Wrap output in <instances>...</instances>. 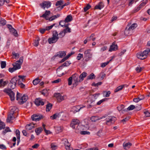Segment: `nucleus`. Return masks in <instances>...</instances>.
Returning <instances> with one entry per match:
<instances>
[{
	"label": "nucleus",
	"instance_id": "f257e3e1",
	"mask_svg": "<svg viewBox=\"0 0 150 150\" xmlns=\"http://www.w3.org/2000/svg\"><path fill=\"white\" fill-rule=\"evenodd\" d=\"M58 34L56 30H54L53 32L52 37L49 38L48 40L50 44L55 43L58 40Z\"/></svg>",
	"mask_w": 150,
	"mask_h": 150
},
{
	"label": "nucleus",
	"instance_id": "f03ea898",
	"mask_svg": "<svg viewBox=\"0 0 150 150\" xmlns=\"http://www.w3.org/2000/svg\"><path fill=\"white\" fill-rule=\"evenodd\" d=\"M28 99L27 96L23 95L21 96L20 93L17 92L16 100H18V102L20 104H22L25 102Z\"/></svg>",
	"mask_w": 150,
	"mask_h": 150
},
{
	"label": "nucleus",
	"instance_id": "7ed1b4c3",
	"mask_svg": "<svg viewBox=\"0 0 150 150\" xmlns=\"http://www.w3.org/2000/svg\"><path fill=\"white\" fill-rule=\"evenodd\" d=\"M106 124L110 125L114 124L116 120V118L113 116H109L106 119Z\"/></svg>",
	"mask_w": 150,
	"mask_h": 150
},
{
	"label": "nucleus",
	"instance_id": "20e7f679",
	"mask_svg": "<svg viewBox=\"0 0 150 150\" xmlns=\"http://www.w3.org/2000/svg\"><path fill=\"white\" fill-rule=\"evenodd\" d=\"M84 55L85 57V60L88 61L92 58V54L91 52V50L90 49L86 50L84 52Z\"/></svg>",
	"mask_w": 150,
	"mask_h": 150
},
{
	"label": "nucleus",
	"instance_id": "39448f33",
	"mask_svg": "<svg viewBox=\"0 0 150 150\" xmlns=\"http://www.w3.org/2000/svg\"><path fill=\"white\" fill-rule=\"evenodd\" d=\"M54 96L56 98L58 102H60L67 98L66 96H62L60 93H55Z\"/></svg>",
	"mask_w": 150,
	"mask_h": 150
},
{
	"label": "nucleus",
	"instance_id": "423d86ee",
	"mask_svg": "<svg viewBox=\"0 0 150 150\" xmlns=\"http://www.w3.org/2000/svg\"><path fill=\"white\" fill-rule=\"evenodd\" d=\"M4 92L6 93L9 96L11 100H14V93L11 89H5L4 90Z\"/></svg>",
	"mask_w": 150,
	"mask_h": 150
},
{
	"label": "nucleus",
	"instance_id": "0eeeda50",
	"mask_svg": "<svg viewBox=\"0 0 150 150\" xmlns=\"http://www.w3.org/2000/svg\"><path fill=\"white\" fill-rule=\"evenodd\" d=\"M80 121L77 119H73L70 124L71 127L73 129H75L76 127H77L80 123Z\"/></svg>",
	"mask_w": 150,
	"mask_h": 150
},
{
	"label": "nucleus",
	"instance_id": "6e6552de",
	"mask_svg": "<svg viewBox=\"0 0 150 150\" xmlns=\"http://www.w3.org/2000/svg\"><path fill=\"white\" fill-rule=\"evenodd\" d=\"M78 75L76 74H74L72 76L74 82L73 84L76 86L77 85L79 82H81L80 79H78Z\"/></svg>",
	"mask_w": 150,
	"mask_h": 150
},
{
	"label": "nucleus",
	"instance_id": "1a4fd4ad",
	"mask_svg": "<svg viewBox=\"0 0 150 150\" xmlns=\"http://www.w3.org/2000/svg\"><path fill=\"white\" fill-rule=\"evenodd\" d=\"M51 3L50 2L45 1L40 4V5L42 8L45 9V8H47L50 7L51 6Z\"/></svg>",
	"mask_w": 150,
	"mask_h": 150
},
{
	"label": "nucleus",
	"instance_id": "9d476101",
	"mask_svg": "<svg viewBox=\"0 0 150 150\" xmlns=\"http://www.w3.org/2000/svg\"><path fill=\"white\" fill-rule=\"evenodd\" d=\"M118 46L116 44L115 42H113L112 45L110 46L109 51L111 52L112 51H116L118 49Z\"/></svg>",
	"mask_w": 150,
	"mask_h": 150
},
{
	"label": "nucleus",
	"instance_id": "9b49d317",
	"mask_svg": "<svg viewBox=\"0 0 150 150\" xmlns=\"http://www.w3.org/2000/svg\"><path fill=\"white\" fill-rule=\"evenodd\" d=\"M62 114L63 113L62 112H60L59 113H57L50 116V118L52 120L57 119L62 116L63 115Z\"/></svg>",
	"mask_w": 150,
	"mask_h": 150
},
{
	"label": "nucleus",
	"instance_id": "f8f14e48",
	"mask_svg": "<svg viewBox=\"0 0 150 150\" xmlns=\"http://www.w3.org/2000/svg\"><path fill=\"white\" fill-rule=\"evenodd\" d=\"M36 126V125L33 123L27 125L25 126V128L27 130H31Z\"/></svg>",
	"mask_w": 150,
	"mask_h": 150
},
{
	"label": "nucleus",
	"instance_id": "ddd939ff",
	"mask_svg": "<svg viewBox=\"0 0 150 150\" xmlns=\"http://www.w3.org/2000/svg\"><path fill=\"white\" fill-rule=\"evenodd\" d=\"M15 118L13 114L10 113L8 115L6 121L7 122L11 123V120H13Z\"/></svg>",
	"mask_w": 150,
	"mask_h": 150
},
{
	"label": "nucleus",
	"instance_id": "4468645a",
	"mask_svg": "<svg viewBox=\"0 0 150 150\" xmlns=\"http://www.w3.org/2000/svg\"><path fill=\"white\" fill-rule=\"evenodd\" d=\"M35 103L37 106L43 105H44V102L42 101V99L40 98L36 99L35 101Z\"/></svg>",
	"mask_w": 150,
	"mask_h": 150
},
{
	"label": "nucleus",
	"instance_id": "2eb2a0df",
	"mask_svg": "<svg viewBox=\"0 0 150 150\" xmlns=\"http://www.w3.org/2000/svg\"><path fill=\"white\" fill-rule=\"evenodd\" d=\"M84 126L83 125H78L76 127V129L75 132L76 133H81L82 130L84 129L83 128Z\"/></svg>",
	"mask_w": 150,
	"mask_h": 150
},
{
	"label": "nucleus",
	"instance_id": "dca6fc26",
	"mask_svg": "<svg viewBox=\"0 0 150 150\" xmlns=\"http://www.w3.org/2000/svg\"><path fill=\"white\" fill-rule=\"evenodd\" d=\"M137 57L140 59H144L146 58L142 52L138 53L137 54Z\"/></svg>",
	"mask_w": 150,
	"mask_h": 150
},
{
	"label": "nucleus",
	"instance_id": "f3484780",
	"mask_svg": "<svg viewBox=\"0 0 150 150\" xmlns=\"http://www.w3.org/2000/svg\"><path fill=\"white\" fill-rule=\"evenodd\" d=\"M31 118L33 120L38 121L41 119V116L39 115H34L32 116Z\"/></svg>",
	"mask_w": 150,
	"mask_h": 150
},
{
	"label": "nucleus",
	"instance_id": "a211bd4d",
	"mask_svg": "<svg viewBox=\"0 0 150 150\" xmlns=\"http://www.w3.org/2000/svg\"><path fill=\"white\" fill-rule=\"evenodd\" d=\"M50 13V11H46L44 14L42 16H40V17H42L44 18L46 20H47L48 19Z\"/></svg>",
	"mask_w": 150,
	"mask_h": 150
},
{
	"label": "nucleus",
	"instance_id": "6ab92c4d",
	"mask_svg": "<svg viewBox=\"0 0 150 150\" xmlns=\"http://www.w3.org/2000/svg\"><path fill=\"white\" fill-rule=\"evenodd\" d=\"M128 86V85L127 84H124L122 85H121L117 87L115 90V92H117L118 91L122 90L123 88H124L125 87H127Z\"/></svg>",
	"mask_w": 150,
	"mask_h": 150
},
{
	"label": "nucleus",
	"instance_id": "aec40b11",
	"mask_svg": "<svg viewBox=\"0 0 150 150\" xmlns=\"http://www.w3.org/2000/svg\"><path fill=\"white\" fill-rule=\"evenodd\" d=\"M103 8V3L102 1L100 2L95 7V8L98 10H100Z\"/></svg>",
	"mask_w": 150,
	"mask_h": 150
},
{
	"label": "nucleus",
	"instance_id": "412c9836",
	"mask_svg": "<svg viewBox=\"0 0 150 150\" xmlns=\"http://www.w3.org/2000/svg\"><path fill=\"white\" fill-rule=\"evenodd\" d=\"M143 53L146 58L149 56H150V49L149 48H146L143 52Z\"/></svg>",
	"mask_w": 150,
	"mask_h": 150
},
{
	"label": "nucleus",
	"instance_id": "4be33fe9",
	"mask_svg": "<svg viewBox=\"0 0 150 150\" xmlns=\"http://www.w3.org/2000/svg\"><path fill=\"white\" fill-rule=\"evenodd\" d=\"M21 64L19 63V62L16 61L13 64V65L15 68V69L17 70L21 68Z\"/></svg>",
	"mask_w": 150,
	"mask_h": 150
},
{
	"label": "nucleus",
	"instance_id": "5701e85b",
	"mask_svg": "<svg viewBox=\"0 0 150 150\" xmlns=\"http://www.w3.org/2000/svg\"><path fill=\"white\" fill-rule=\"evenodd\" d=\"M84 107V106L83 107V108ZM82 108V107H81L79 106H74L72 108V111L73 113H75L79 111Z\"/></svg>",
	"mask_w": 150,
	"mask_h": 150
},
{
	"label": "nucleus",
	"instance_id": "b1692460",
	"mask_svg": "<svg viewBox=\"0 0 150 150\" xmlns=\"http://www.w3.org/2000/svg\"><path fill=\"white\" fill-rule=\"evenodd\" d=\"M102 118L103 117H99L98 116H93L91 117V120L92 122H95L102 119Z\"/></svg>",
	"mask_w": 150,
	"mask_h": 150
},
{
	"label": "nucleus",
	"instance_id": "393cba45",
	"mask_svg": "<svg viewBox=\"0 0 150 150\" xmlns=\"http://www.w3.org/2000/svg\"><path fill=\"white\" fill-rule=\"evenodd\" d=\"M128 25L127 26L124 31V34L126 36H128L130 35L132 32V31L130 30H129L128 28Z\"/></svg>",
	"mask_w": 150,
	"mask_h": 150
},
{
	"label": "nucleus",
	"instance_id": "a878e982",
	"mask_svg": "<svg viewBox=\"0 0 150 150\" xmlns=\"http://www.w3.org/2000/svg\"><path fill=\"white\" fill-rule=\"evenodd\" d=\"M87 75V74L86 72H83L79 76L80 81L81 82L83 81L84 79V78L86 77Z\"/></svg>",
	"mask_w": 150,
	"mask_h": 150
},
{
	"label": "nucleus",
	"instance_id": "bb28decb",
	"mask_svg": "<svg viewBox=\"0 0 150 150\" xmlns=\"http://www.w3.org/2000/svg\"><path fill=\"white\" fill-rule=\"evenodd\" d=\"M25 76H22L19 75L17 77L18 79L17 80H18V84L19 83V82L22 83V82H23L24 81H25Z\"/></svg>",
	"mask_w": 150,
	"mask_h": 150
},
{
	"label": "nucleus",
	"instance_id": "cd10ccee",
	"mask_svg": "<svg viewBox=\"0 0 150 150\" xmlns=\"http://www.w3.org/2000/svg\"><path fill=\"white\" fill-rule=\"evenodd\" d=\"M132 143L129 142L125 144H123V145L124 148L125 149H129L132 146Z\"/></svg>",
	"mask_w": 150,
	"mask_h": 150
},
{
	"label": "nucleus",
	"instance_id": "c85d7f7f",
	"mask_svg": "<svg viewBox=\"0 0 150 150\" xmlns=\"http://www.w3.org/2000/svg\"><path fill=\"white\" fill-rule=\"evenodd\" d=\"M18 109L15 106H13L11 107L10 113L14 115V114L16 113Z\"/></svg>",
	"mask_w": 150,
	"mask_h": 150
},
{
	"label": "nucleus",
	"instance_id": "c756f323",
	"mask_svg": "<svg viewBox=\"0 0 150 150\" xmlns=\"http://www.w3.org/2000/svg\"><path fill=\"white\" fill-rule=\"evenodd\" d=\"M8 81H4L3 79L0 80V87L4 86L8 84Z\"/></svg>",
	"mask_w": 150,
	"mask_h": 150
},
{
	"label": "nucleus",
	"instance_id": "7c9ffc66",
	"mask_svg": "<svg viewBox=\"0 0 150 150\" xmlns=\"http://www.w3.org/2000/svg\"><path fill=\"white\" fill-rule=\"evenodd\" d=\"M137 26V24L136 23H133L131 26L128 27L129 30H130L132 32V31L136 28Z\"/></svg>",
	"mask_w": 150,
	"mask_h": 150
},
{
	"label": "nucleus",
	"instance_id": "2f4dec72",
	"mask_svg": "<svg viewBox=\"0 0 150 150\" xmlns=\"http://www.w3.org/2000/svg\"><path fill=\"white\" fill-rule=\"evenodd\" d=\"M71 64V63L69 61H66L65 62L64 64H63L62 65L60 66L57 69V70L60 69V68L62 66L64 67H67L69 66L70 64Z\"/></svg>",
	"mask_w": 150,
	"mask_h": 150
},
{
	"label": "nucleus",
	"instance_id": "473e14b6",
	"mask_svg": "<svg viewBox=\"0 0 150 150\" xmlns=\"http://www.w3.org/2000/svg\"><path fill=\"white\" fill-rule=\"evenodd\" d=\"M100 95V93H96L94 95H92L91 96V98L93 99L92 100H91V102H92L95 100L97 99L99 95Z\"/></svg>",
	"mask_w": 150,
	"mask_h": 150
},
{
	"label": "nucleus",
	"instance_id": "72a5a7b5",
	"mask_svg": "<svg viewBox=\"0 0 150 150\" xmlns=\"http://www.w3.org/2000/svg\"><path fill=\"white\" fill-rule=\"evenodd\" d=\"M72 20V17L70 15L67 16L65 19V21L66 23H68L71 21Z\"/></svg>",
	"mask_w": 150,
	"mask_h": 150
},
{
	"label": "nucleus",
	"instance_id": "f704fd0d",
	"mask_svg": "<svg viewBox=\"0 0 150 150\" xmlns=\"http://www.w3.org/2000/svg\"><path fill=\"white\" fill-rule=\"evenodd\" d=\"M42 131V129L41 127H39L38 128H36L35 129V131L37 135H39L40 133Z\"/></svg>",
	"mask_w": 150,
	"mask_h": 150
},
{
	"label": "nucleus",
	"instance_id": "c9c22d12",
	"mask_svg": "<svg viewBox=\"0 0 150 150\" xmlns=\"http://www.w3.org/2000/svg\"><path fill=\"white\" fill-rule=\"evenodd\" d=\"M60 16V15L59 14H58L54 16H53L49 18L48 19L49 21H52L56 18L59 17Z\"/></svg>",
	"mask_w": 150,
	"mask_h": 150
},
{
	"label": "nucleus",
	"instance_id": "e433bc0d",
	"mask_svg": "<svg viewBox=\"0 0 150 150\" xmlns=\"http://www.w3.org/2000/svg\"><path fill=\"white\" fill-rule=\"evenodd\" d=\"M66 54V53L64 51H61L59 52L57 56L60 57L64 56Z\"/></svg>",
	"mask_w": 150,
	"mask_h": 150
},
{
	"label": "nucleus",
	"instance_id": "4c0bfd02",
	"mask_svg": "<svg viewBox=\"0 0 150 150\" xmlns=\"http://www.w3.org/2000/svg\"><path fill=\"white\" fill-rule=\"evenodd\" d=\"M114 58H115V56H113L110 57L108 61L104 63V67H105L107 64H109V63Z\"/></svg>",
	"mask_w": 150,
	"mask_h": 150
},
{
	"label": "nucleus",
	"instance_id": "58836bf2",
	"mask_svg": "<svg viewBox=\"0 0 150 150\" xmlns=\"http://www.w3.org/2000/svg\"><path fill=\"white\" fill-rule=\"evenodd\" d=\"M69 3L67 2V3H65L64 5H62L61 6L58 7L57 8L58 10H60L62 9L64 6H67L69 5Z\"/></svg>",
	"mask_w": 150,
	"mask_h": 150
},
{
	"label": "nucleus",
	"instance_id": "ea45409f",
	"mask_svg": "<svg viewBox=\"0 0 150 150\" xmlns=\"http://www.w3.org/2000/svg\"><path fill=\"white\" fill-rule=\"evenodd\" d=\"M66 33H67V32H65V31H64V30L61 31L59 34H58V35H59V37L60 38H63L64 36Z\"/></svg>",
	"mask_w": 150,
	"mask_h": 150
},
{
	"label": "nucleus",
	"instance_id": "a19ab883",
	"mask_svg": "<svg viewBox=\"0 0 150 150\" xmlns=\"http://www.w3.org/2000/svg\"><path fill=\"white\" fill-rule=\"evenodd\" d=\"M94 35H95L94 34H92L89 38L88 37L87 38L88 40V41H90L91 40H92L93 41H94L96 39V38L94 37Z\"/></svg>",
	"mask_w": 150,
	"mask_h": 150
},
{
	"label": "nucleus",
	"instance_id": "79ce46f5",
	"mask_svg": "<svg viewBox=\"0 0 150 150\" xmlns=\"http://www.w3.org/2000/svg\"><path fill=\"white\" fill-rule=\"evenodd\" d=\"M52 105L51 103L48 104L46 105V110L47 111H49L52 108Z\"/></svg>",
	"mask_w": 150,
	"mask_h": 150
},
{
	"label": "nucleus",
	"instance_id": "37998d69",
	"mask_svg": "<svg viewBox=\"0 0 150 150\" xmlns=\"http://www.w3.org/2000/svg\"><path fill=\"white\" fill-rule=\"evenodd\" d=\"M63 1L62 0H60V1H57L55 4V5L56 6H60V5H63Z\"/></svg>",
	"mask_w": 150,
	"mask_h": 150
},
{
	"label": "nucleus",
	"instance_id": "c03bdc74",
	"mask_svg": "<svg viewBox=\"0 0 150 150\" xmlns=\"http://www.w3.org/2000/svg\"><path fill=\"white\" fill-rule=\"evenodd\" d=\"M124 105L122 104L119 105L117 107V110L119 111H120L122 110L124 108Z\"/></svg>",
	"mask_w": 150,
	"mask_h": 150
},
{
	"label": "nucleus",
	"instance_id": "a18cd8bd",
	"mask_svg": "<svg viewBox=\"0 0 150 150\" xmlns=\"http://www.w3.org/2000/svg\"><path fill=\"white\" fill-rule=\"evenodd\" d=\"M17 77H14L11 80L10 82L16 84V82L17 81Z\"/></svg>",
	"mask_w": 150,
	"mask_h": 150
},
{
	"label": "nucleus",
	"instance_id": "49530a36",
	"mask_svg": "<svg viewBox=\"0 0 150 150\" xmlns=\"http://www.w3.org/2000/svg\"><path fill=\"white\" fill-rule=\"evenodd\" d=\"M55 130L57 133H59L61 132L62 130L61 126H57L56 127Z\"/></svg>",
	"mask_w": 150,
	"mask_h": 150
},
{
	"label": "nucleus",
	"instance_id": "de8ad7c7",
	"mask_svg": "<svg viewBox=\"0 0 150 150\" xmlns=\"http://www.w3.org/2000/svg\"><path fill=\"white\" fill-rule=\"evenodd\" d=\"M8 132H11V130L9 129V128L8 127H6V129L3 130L2 132L3 134L5 135V134Z\"/></svg>",
	"mask_w": 150,
	"mask_h": 150
},
{
	"label": "nucleus",
	"instance_id": "09e8293b",
	"mask_svg": "<svg viewBox=\"0 0 150 150\" xmlns=\"http://www.w3.org/2000/svg\"><path fill=\"white\" fill-rule=\"evenodd\" d=\"M95 76L94 74L92 73L89 76H87V78L88 79H92L95 78Z\"/></svg>",
	"mask_w": 150,
	"mask_h": 150
},
{
	"label": "nucleus",
	"instance_id": "8fccbe9b",
	"mask_svg": "<svg viewBox=\"0 0 150 150\" xmlns=\"http://www.w3.org/2000/svg\"><path fill=\"white\" fill-rule=\"evenodd\" d=\"M40 82V81L39 79L36 78L33 80V83L34 85H37L39 82Z\"/></svg>",
	"mask_w": 150,
	"mask_h": 150
},
{
	"label": "nucleus",
	"instance_id": "3c124183",
	"mask_svg": "<svg viewBox=\"0 0 150 150\" xmlns=\"http://www.w3.org/2000/svg\"><path fill=\"white\" fill-rule=\"evenodd\" d=\"M148 2L147 0H145L142 2L139 6L141 8H143L144 6Z\"/></svg>",
	"mask_w": 150,
	"mask_h": 150
},
{
	"label": "nucleus",
	"instance_id": "603ef678",
	"mask_svg": "<svg viewBox=\"0 0 150 150\" xmlns=\"http://www.w3.org/2000/svg\"><path fill=\"white\" fill-rule=\"evenodd\" d=\"M57 146L54 143H52L51 144V148L52 150H55L57 149Z\"/></svg>",
	"mask_w": 150,
	"mask_h": 150
},
{
	"label": "nucleus",
	"instance_id": "864d4df0",
	"mask_svg": "<svg viewBox=\"0 0 150 150\" xmlns=\"http://www.w3.org/2000/svg\"><path fill=\"white\" fill-rule=\"evenodd\" d=\"M7 26L10 32L15 31V29L12 28L11 25H7Z\"/></svg>",
	"mask_w": 150,
	"mask_h": 150
},
{
	"label": "nucleus",
	"instance_id": "5fc2aeb1",
	"mask_svg": "<svg viewBox=\"0 0 150 150\" xmlns=\"http://www.w3.org/2000/svg\"><path fill=\"white\" fill-rule=\"evenodd\" d=\"M16 132L17 139L18 140H19L20 139V132L18 130H16Z\"/></svg>",
	"mask_w": 150,
	"mask_h": 150
},
{
	"label": "nucleus",
	"instance_id": "6e6d98bb",
	"mask_svg": "<svg viewBox=\"0 0 150 150\" xmlns=\"http://www.w3.org/2000/svg\"><path fill=\"white\" fill-rule=\"evenodd\" d=\"M16 84L14 83H12L11 82H10L8 84V86L10 87L12 89H14L16 86Z\"/></svg>",
	"mask_w": 150,
	"mask_h": 150
},
{
	"label": "nucleus",
	"instance_id": "4d7b16f0",
	"mask_svg": "<svg viewBox=\"0 0 150 150\" xmlns=\"http://www.w3.org/2000/svg\"><path fill=\"white\" fill-rule=\"evenodd\" d=\"M73 78L72 76L70 77L68 79V84L69 86L71 85L72 84Z\"/></svg>",
	"mask_w": 150,
	"mask_h": 150
},
{
	"label": "nucleus",
	"instance_id": "13d9d810",
	"mask_svg": "<svg viewBox=\"0 0 150 150\" xmlns=\"http://www.w3.org/2000/svg\"><path fill=\"white\" fill-rule=\"evenodd\" d=\"M40 40V39L39 38H37L36 40H35V42H34V46L36 47L37 46L39 43V41Z\"/></svg>",
	"mask_w": 150,
	"mask_h": 150
},
{
	"label": "nucleus",
	"instance_id": "bf43d9fd",
	"mask_svg": "<svg viewBox=\"0 0 150 150\" xmlns=\"http://www.w3.org/2000/svg\"><path fill=\"white\" fill-rule=\"evenodd\" d=\"M1 67L2 69L5 67L6 64L5 61H2L1 63Z\"/></svg>",
	"mask_w": 150,
	"mask_h": 150
},
{
	"label": "nucleus",
	"instance_id": "052dcab7",
	"mask_svg": "<svg viewBox=\"0 0 150 150\" xmlns=\"http://www.w3.org/2000/svg\"><path fill=\"white\" fill-rule=\"evenodd\" d=\"M105 93V96L106 97H108L110 96V95L111 93L110 92V91H104V94Z\"/></svg>",
	"mask_w": 150,
	"mask_h": 150
},
{
	"label": "nucleus",
	"instance_id": "680f3d73",
	"mask_svg": "<svg viewBox=\"0 0 150 150\" xmlns=\"http://www.w3.org/2000/svg\"><path fill=\"white\" fill-rule=\"evenodd\" d=\"M135 108V106L134 105H130L127 108L128 110H133Z\"/></svg>",
	"mask_w": 150,
	"mask_h": 150
},
{
	"label": "nucleus",
	"instance_id": "e2e57ef3",
	"mask_svg": "<svg viewBox=\"0 0 150 150\" xmlns=\"http://www.w3.org/2000/svg\"><path fill=\"white\" fill-rule=\"evenodd\" d=\"M0 23L3 25H4L6 24V21L4 19L0 18Z\"/></svg>",
	"mask_w": 150,
	"mask_h": 150
},
{
	"label": "nucleus",
	"instance_id": "0e129e2a",
	"mask_svg": "<svg viewBox=\"0 0 150 150\" xmlns=\"http://www.w3.org/2000/svg\"><path fill=\"white\" fill-rule=\"evenodd\" d=\"M102 82H100L97 83H93L92 84V86H98L99 85H101L102 84Z\"/></svg>",
	"mask_w": 150,
	"mask_h": 150
},
{
	"label": "nucleus",
	"instance_id": "69168bd1",
	"mask_svg": "<svg viewBox=\"0 0 150 150\" xmlns=\"http://www.w3.org/2000/svg\"><path fill=\"white\" fill-rule=\"evenodd\" d=\"M66 23L65 21H61L60 22L59 24L60 25H61L62 27H65V23Z\"/></svg>",
	"mask_w": 150,
	"mask_h": 150
},
{
	"label": "nucleus",
	"instance_id": "338daca9",
	"mask_svg": "<svg viewBox=\"0 0 150 150\" xmlns=\"http://www.w3.org/2000/svg\"><path fill=\"white\" fill-rule=\"evenodd\" d=\"M136 71L138 73L140 72L142 70V68L140 67H137L136 68Z\"/></svg>",
	"mask_w": 150,
	"mask_h": 150
},
{
	"label": "nucleus",
	"instance_id": "774afa93",
	"mask_svg": "<svg viewBox=\"0 0 150 150\" xmlns=\"http://www.w3.org/2000/svg\"><path fill=\"white\" fill-rule=\"evenodd\" d=\"M66 149L67 150H70V144L69 143L65 145Z\"/></svg>",
	"mask_w": 150,
	"mask_h": 150
}]
</instances>
